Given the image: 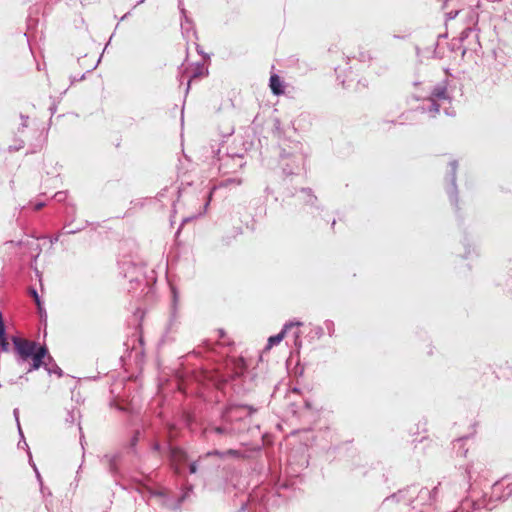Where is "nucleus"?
Instances as JSON below:
<instances>
[{"mask_svg":"<svg viewBox=\"0 0 512 512\" xmlns=\"http://www.w3.org/2000/svg\"><path fill=\"white\" fill-rule=\"evenodd\" d=\"M12 342L18 361L22 363L29 360L31 361L26 373H30L41 367L43 359L48 352L45 346L38 345L35 341L18 336H13Z\"/></svg>","mask_w":512,"mask_h":512,"instance_id":"f257e3e1","label":"nucleus"},{"mask_svg":"<svg viewBox=\"0 0 512 512\" xmlns=\"http://www.w3.org/2000/svg\"><path fill=\"white\" fill-rule=\"evenodd\" d=\"M171 462L175 466V470L178 472L180 467L187 461V455L185 451L180 448L171 449Z\"/></svg>","mask_w":512,"mask_h":512,"instance_id":"f03ea898","label":"nucleus"},{"mask_svg":"<svg viewBox=\"0 0 512 512\" xmlns=\"http://www.w3.org/2000/svg\"><path fill=\"white\" fill-rule=\"evenodd\" d=\"M301 323L300 322H296V323H289V324H286L283 328V330L278 333L277 335H274V336H271L269 339H268V348H271L273 345H277L279 344L283 338L285 337L286 335V332L292 328L293 326H300Z\"/></svg>","mask_w":512,"mask_h":512,"instance_id":"7ed1b4c3","label":"nucleus"},{"mask_svg":"<svg viewBox=\"0 0 512 512\" xmlns=\"http://www.w3.org/2000/svg\"><path fill=\"white\" fill-rule=\"evenodd\" d=\"M269 87L274 95L279 96L284 94L282 81L277 74H272L270 76Z\"/></svg>","mask_w":512,"mask_h":512,"instance_id":"20e7f679","label":"nucleus"},{"mask_svg":"<svg viewBox=\"0 0 512 512\" xmlns=\"http://www.w3.org/2000/svg\"><path fill=\"white\" fill-rule=\"evenodd\" d=\"M234 363H235V368H236L237 370H239V371H237V373H241V372L245 369V367H246V365H245V361H244V359H243V358H237V359H235V360H234Z\"/></svg>","mask_w":512,"mask_h":512,"instance_id":"39448f33","label":"nucleus"},{"mask_svg":"<svg viewBox=\"0 0 512 512\" xmlns=\"http://www.w3.org/2000/svg\"><path fill=\"white\" fill-rule=\"evenodd\" d=\"M31 294H32V296H33V298H34V300H35L36 304L39 306V305H40V300H39V297H38L37 292H36L35 290H32V291H31Z\"/></svg>","mask_w":512,"mask_h":512,"instance_id":"423d86ee","label":"nucleus"},{"mask_svg":"<svg viewBox=\"0 0 512 512\" xmlns=\"http://www.w3.org/2000/svg\"><path fill=\"white\" fill-rule=\"evenodd\" d=\"M213 431L216 433H219V434L225 432V430L222 427H215V428H213Z\"/></svg>","mask_w":512,"mask_h":512,"instance_id":"0eeeda50","label":"nucleus"},{"mask_svg":"<svg viewBox=\"0 0 512 512\" xmlns=\"http://www.w3.org/2000/svg\"><path fill=\"white\" fill-rule=\"evenodd\" d=\"M196 471H197L196 464H195V463H192V464L190 465V472H191V473H196Z\"/></svg>","mask_w":512,"mask_h":512,"instance_id":"6e6552de","label":"nucleus"},{"mask_svg":"<svg viewBox=\"0 0 512 512\" xmlns=\"http://www.w3.org/2000/svg\"><path fill=\"white\" fill-rule=\"evenodd\" d=\"M227 454H230V455H237V454H238V451L230 449V450H228V451H227Z\"/></svg>","mask_w":512,"mask_h":512,"instance_id":"1a4fd4ad","label":"nucleus"},{"mask_svg":"<svg viewBox=\"0 0 512 512\" xmlns=\"http://www.w3.org/2000/svg\"><path fill=\"white\" fill-rule=\"evenodd\" d=\"M43 207V204L39 203L35 206V210H40Z\"/></svg>","mask_w":512,"mask_h":512,"instance_id":"9d476101","label":"nucleus"}]
</instances>
